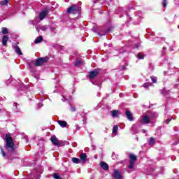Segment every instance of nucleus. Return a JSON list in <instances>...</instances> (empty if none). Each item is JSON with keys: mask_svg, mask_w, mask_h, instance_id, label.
Masks as SVG:
<instances>
[{"mask_svg": "<svg viewBox=\"0 0 179 179\" xmlns=\"http://www.w3.org/2000/svg\"><path fill=\"white\" fill-rule=\"evenodd\" d=\"M6 148L9 153H15V143L13 138L10 136V134H6Z\"/></svg>", "mask_w": 179, "mask_h": 179, "instance_id": "nucleus-1", "label": "nucleus"}, {"mask_svg": "<svg viewBox=\"0 0 179 179\" xmlns=\"http://www.w3.org/2000/svg\"><path fill=\"white\" fill-rule=\"evenodd\" d=\"M69 15H79L80 13V7L78 4H74L67 9Z\"/></svg>", "mask_w": 179, "mask_h": 179, "instance_id": "nucleus-2", "label": "nucleus"}, {"mask_svg": "<svg viewBox=\"0 0 179 179\" xmlns=\"http://www.w3.org/2000/svg\"><path fill=\"white\" fill-rule=\"evenodd\" d=\"M50 61V57H41L38 58L35 61V66H42V65H44V64H47Z\"/></svg>", "mask_w": 179, "mask_h": 179, "instance_id": "nucleus-3", "label": "nucleus"}, {"mask_svg": "<svg viewBox=\"0 0 179 179\" xmlns=\"http://www.w3.org/2000/svg\"><path fill=\"white\" fill-rule=\"evenodd\" d=\"M129 157L130 159L129 169H134V166H135V162L138 161V156H136L132 153H129Z\"/></svg>", "mask_w": 179, "mask_h": 179, "instance_id": "nucleus-4", "label": "nucleus"}, {"mask_svg": "<svg viewBox=\"0 0 179 179\" xmlns=\"http://www.w3.org/2000/svg\"><path fill=\"white\" fill-rule=\"evenodd\" d=\"M100 73V69H96L94 71H91L89 73V78L90 79H94V78H97L99 74Z\"/></svg>", "mask_w": 179, "mask_h": 179, "instance_id": "nucleus-5", "label": "nucleus"}, {"mask_svg": "<svg viewBox=\"0 0 179 179\" xmlns=\"http://www.w3.org/2000/svg\"><path fill=\"white\" fill-rule=\"evenodd\" d=\"M140 124H142L143 125L150 124V117H149V115L143 116L140 120Z\"/></svg>", "mask_w": 179, "mask_h": 179, "instance_id": "nucleus-6", "label": "nucleus"}, {"mask_svg": "<svg viewBox=\"0 0 179 179\" xmlns=\"http://www.w3.org/2000/svg\"><path fill=\"white\" fill-rule=\"evenodd\" d=\"M50 141L52 145H54V146H61V143L59 142V140L57 138V136H52L50 138Z\"/></svg>", "mask_w": 179, "mask_h": 179, "instance_id": "nucleus-7", "label": "nucleus"}, {"mask_svg": "<svg viewBox=\"0 0 179 179\" xmlns=\"http://www.w3.org/2000/svg\"><path fill=\"white\" fill-rule=\"evenodd\" d=\"M113 177L115 179H121L122 178V175L120 173V171L115 170L113 172Z\"/></svg>", "mask_w": 179, "mask_h": 179, "instance_id": "nucleus-8", "label": "nucleus"}, {"mask_svg": "<svg viewBox=\"0 0 179 179\" xmlns=\"http://www.w3.org/2000/svg\"><path fill=\"white\" fill-rule=\"evenodd\" d=\"M80 160L82 163H86L87 161V155L86 153H81L80 155Z\"/></svg>", "mask_w": 179, "mask_h": 179, "instance_id": "nucleus-9", "label": "nucleus"}, {"mask_svg": "<svg viewBox=\"0 0 179 179\" xmlns=\"http://www.w3.org/2000/svg\"><path fill=\"white\" fill-rule=\"evenodd\" d=\"M126 117L129 121H134V116L132 115V113H131V111L127 110L125 112Z\"/></svg>", "mask_w": 179, "mask_h": 179, "instance_id": "nucleus-10", "label": "nucleus"}, {"mask_svg": "<svg viewBox=\"0 0 179 179\" xmlns=\"http://www.w3.org/2000/svg\"><path fill=\"white\" fill-rule=\"evenodd\" d=\"M8 40H9V36H8V35H4L3 36L2 44L3 45V47H5L6 45V44H8Z\"/></svg>", "mask_w": 179, "mask_h": 179, "instance_id": "nucleus-11", "label": "nucleus"}, {"mask_svg": "<svg viewBox=\"0 0 179 179\" xmlns=\"http://www.w3.org/2000/svg\"><path fill=\"white\" fill-rule=\"evenodd\" d=\"M101 167L105 170L106 171L109 170V166L108 164L104 162H101Z\"/></svg>", "mask_w": 179, "mask_h": 179, "instance_id": "nucleus-12", "label": "nucleus"}, {"mask_svg": "<svg viewBox=\"0 0 179 179\" xmlns=\"http://www.w3.org/2000/svg\"><path fill=\"white\" fill-rule=\"evenodd\" d=\"M47 16V10H43L39 14L40 20H44V18Z\"/></svg>", "mask_w": 179, "mask_h": 179, "instance_id": "nucleus-13", "label": "nucleus"}, {"mask_svg": "<svg viewBox=\"0 0 179 179\" xmlns=\"http://www.w3.org/2000/svg\"><path fill=\"white\" fill-rule=\"evenodd\" d=\"M57 122L62 128H66V125H68L66 121L58 120Z\"/></svg>", "mask_w": 179, "mask_h": 179, "instance_id": "nucleus-14", "label": "nucleus"}, {"mask_svg": "<svg viewBox=\"0 0 179 179\" xmlns=\"http://www.w3.org/2000/svg\"><path fill=\"white\" fill-rule=\"evenodd\" d=\"M111 115L113 117H118V114H120V110H113L110 111Z\"/></svg>", "mask_w": 179, "mask_h": 179, "instance_id": "nucleus-15", "label": "nucleus"}, {"mask_svg": "<svg viewBox=\"0 0 179 179\" xmlns=\"http://www.w3.org/2000/svg\"><path fill=\"white\" fill-rule=\"evenodd\" d=\"M15 52L18 54V55H23V53L22 52V50H20V48L19 46L16 45L14 47Z\"/></svg>", "mask_w": 179, "mask_h": 179, "instance_id": "nucleus-16", "label": "nucleus"}, {"mask_svg": "<svg viewBox=\"0 0 179 179\" xmlns=\"http://www.w3.org/2000/svg\"><path fill=\"white\" fill-rule=\"evenodd\" d=\"M83 64V61L77 59L76 60L74 65L75 66H80Z\"/></svg>", "mask_w": 179, "mask_h": 179, "instance_id": "nucleus-17", "label": "nucleus"}, {"mask_svg": "<svg viewBox=\"0 0 179 179\" xmlns=\"http://www.w3.org/2000/svg\"><path fill=\"white\" fill-rule=\"evenodd\" d=\"M71 162H73V163H75L76 164H79L80 163V159H79V158L73 157L71 159Z\"/></svg>", "mask_w": 179, "mask_h": 179, "instance_id": "nucleus-18", "label": "nucleus"}, {"mask_svg": "<svg viewBox=\"0 0 179 179\" xmlns=\"http://www.w3.org/2000/svg\"><path fill=\"white\" fill-rule=\"evenodd\" d=\"M43 41V36H39L34 41L35 44H38Z\"/></svg>", "mask_w": 179, "mask_h": 179, "instance_id": "nucleus-19", "label": "nucleus"}, {"mask_svg": "<svg viewBox=\"0 0 179 179\" xmlns=\"http://www.w3.org/2000/svg\"><path fill=\"white\" fill-rule=\"evenodd\" d=\"M137 58L138 59H145V55H143L142 52H138L137 54Z\"/></svg>", "mask_w": 179, "mask_h": 179, "instance_id": "nucleus-20", "label": "nucleus"}, {"mask_svg": "<svg viewBox=\"0 0 179 179\" xmlns=\"http://www.w3.org/2000/svg\"><path fill=\"white\" fill-rule=\"evenodd\" d=\"M159 115H157V113L156 112H151L150 114V118L155 119Z\"/></svg>", "mask_w": 179, "mask_h": 179, "instance_id": "nucleus-21", "label": "nucleus"}, {"mask_svg": "<svg viewBox=\"0 0 179 179\" xmlns=\"http://www.w3.org/2000/svg\"><path fill=\"white\" fill-rule=\"evenodd\" d=\"M8 3H10L9 0H3L2 1H0V5H1V6H5L8 5Z\"/></svg>", "mask_w": 179, "mask_h": 179, "instance_id": "nucleus-22", "label": "nucleus"}, {"mask_svg": "<svg viewBox=\"0 0 179 179\" xmlns=\"http://www.w3.org/2000/svg\"><path fill=\"white\" fill-rule=\"evenodd\" d=\"M1 33H3V34H8L9 33V31H8V28L2 27L1 28Z\"/></svg>", "mask_w": 179, "mask_h": 179, "instance_id": "nucleus-23", "label": "nucleus"}, {"mask_svg": "<svg viewBox=\"0 0 179 179\" xmlns=\"http://www.w3.org/2000/svg\"><path fill=\"white\" fill-rule=\"evenodd\" d=\"M34 64H35V62L33 61L27 63V65H28L29 69H31L33 68V66H34V65H35Z\"/></svg>", "mask_w": 179, "mask_h": 179, "instance_id": "nucleus-24", "label": "nucleus"}, {"mask_svg": "<svg viewBox=\"0 0 179 179\" xmlns=\"http://www.w3.org/2000/svg\"><path fill=\"white\" fill-rule=\"evenodd\" d=\"M156 143V139L153 137L150 138V145H155Z\"/></svg>", "mask_w": 179, "mask_h": 179, "instance_id": "nucleus-25", "label": "nucleus"}, {"mask_svg": "<svg viewBox=\"0 0 179 179\" xmlns=\"http://www.w3.org/2000/svg\"><path fill=\"white\" fill-rule=\"evenodd\" d=\"M150 79L152 83H157V77H155L153 76H150Z\"/></svg>", "mask_w": 179, "mask_h": 179, "instance_id": "nucleus-26", "label": "nucleus"}, {"mask_svg": "<svg viewBox=\"0 0 179 179\" xmlns=\"http://www.w3.org/2000/svg\"><path fill=\"white\" fill-rule=\"evenodd\" d=\"M53 178L55 179H61V176H59V175L57 173H54L53 174Z\"/></svg>", "mask_w": 179, "mask_h": 179, "instance_id": "nucleus-27", "label": "nucleus"}, {"mask_svg": "<svg viewBox=\"0 0 179 179\" xmlns=\"http://www.w3.org/2000/svg\"><path fill=\"white\" fill-rule=\"evenodd\" d=\"M117 131H118V126H115L113 128V134H117Z\"/></svg>", "mask_w": 179, "mask_h": 179, "instance_id": "nucleus-28", "label": "nucleus"}, {"mask_svg": "<svg viewBox=\"0 0 179 179\" xmlns=\"http://www.w3.org/2000/svg\"><path fill=\"white\" fill-rule=\"evenodd\" d=\"M0 150H1V153L2 156L3 157H5V156H6V153H5V151L3 150V148L2 147H0Z\"/></svg>", "mask_w": 179, "mask_h": 179, "instance_id": "nucleus-29", "label": "nucleus"}, {"mask_svg": "<svg viewBox=\"0 0 179 179\" xmlns=\"http://www.w3.org/2000/svg\"><path fill=\"white\" fill-rule=\"evenodd\" d=\"M162 6L164 8H167V0H163V1H162Z\"/></svg>", "mask_w": 179, "mask_h": 179, "instance_id": "nucleus-30", "label": "nucleus"}, {"mask_svg": "<svg viewBox=\"0 0 179 179\" xmlns=\"http://www.w3.org/2000/svg\"><path fill=\"white\" fill-rule=\"evenodd\" d=\"M70 110H71V113H75V111H76V108L75 107H71L70 108Z\"/></svg>", "mask_w": 179, "mask_h": 179, "instance_id": "nucleus-31", "label": "nucleus"}, {"mask_svg": "<svg viewBox=\"0 0 179 179\" xmlns=\"http://www.w3.org/2000/svg\"><path fill=\"white\" fill-rule=\"evenodd\" d=\"M143 86V87H145V89H148L149 87V85L148 83H144Z\"/></svg>", "mask_w": 179, "mask_h": 179, "instance_id": "nucleus-32", "label": "nucleus"}, {"mask_svg": "<svg viewBox=\"0 0 179 179\" xmlns=\"http://www.w3.org/2000/svg\"><path fill=\"white\" fill-rule=\"evenodd\" d=\"M111 31V29H108L107 31L105 32V34H107Z\"/></svg>", "mask_w": 179, "mask_h": 179, "instance_id": "nucleus-33", "label": "nucleus"}, {"mask_svg": "<svg viewBox=\"0 0 179 179\" xmlns=\"http://www.w3.org/2000/svg\"><path fill=\"white\" fill-rule=\"evenodd\" d=\"M142 132H143V134H146V130L143 129V130H142Z\"/></svg>", "mask_w": 179, "mask_h": 179, "instance_id": "nucleus-34", "label": "nucleus"}, {"mask_svg": "<svg viewBox=\"0 0 179 179\" xmlns=\"http://www.w3.org/2000/svg\"><path fill=\"white\" fill-rule=\"evenodd\" d=\"M122 68L124 70L127 69V67H125V66H123Z\"/></svg>", "mask_w": 179, "mask_h": 179, "instance_id": "nucleus-35", "label": "nucleus"}]
</instances>
